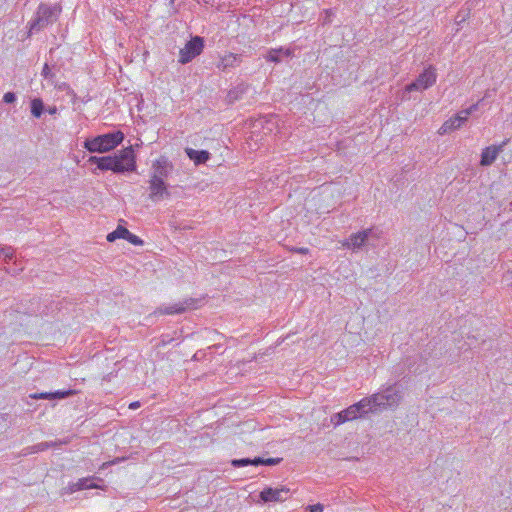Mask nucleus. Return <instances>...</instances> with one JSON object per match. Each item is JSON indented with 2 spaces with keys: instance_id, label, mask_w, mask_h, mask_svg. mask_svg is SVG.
<instances>
[{
  "instance_id": "20",
  "label": "nucleus",
  "mask_w": 512,
  "mask_h": 512,
  "mask_svg": "<svg viewBox=\"0 0 512 512\" xmlns=\"http://www.w3.org/2000/svg\"><path fill=\"white\" fill-rule=\"evenodd\" d=\"M129 230L123 226H118L113 232L107 235V241L114 242L116 239H126Z\"/></svg>"
},
{
  "instance_id": "2",
  "label": "nucleus",
  "mask_w": 512,
  "mask_h": 512,
  "mask_svg": "<svg viewBox=\"0 0 512 512\" xmlns=\"http://www.w3.org/2000/svg\"><path fill=\"white\" fill-rule=\"evenodd\" d=\"M403 394L397 384L389 385L379 392L365 397L371 413H379L387 409H395L399 406Z\"/></svg>"
},
{
  "instance_id": "3",
  "label": "nucleus",
  "mask_w": 512,
  "mask_h": 512,
  "mask_svg": "<svg viewBox=\"0 0 512 512\" xmlns=\"http://www.w3.org/2000/svg\"><path fill=\"white\" fill-rule=\"evenodd\" d=\"M61 10L57 4L40 3L32 19L28 22V37L54 24L58 20Z\"/></svg>"
},
{
  "instance_id": "27",
  "label": "nucleus",
  "mask_w": 512,
  "mask_h": 512,
  "mask_svg": "<svg viewBox=\"0 0 512 512\" xmlns=\"http://www.w3.org/2000/svg\"><path fill=\"white\" fill-rule=\"evenodd\" d=\"M1 258H4L6 261L11 260L14 256V250L10 246H5L0 248Z\"/></svg>"
},
{
  "instance_id": "9",
  "label": "nucleus",
  "mask_w": 512,
  "mask_h": 512,
  "mask_svg": "<svg viewBox=\"0 0 512 512\" xmlns=\"http://www.w3.org/2000/svg\"><path fill=\"white\" fill-rule=\"evenodd\" d=\"M204 48V39L200 36L192 37L185 46L180 49L179 62L187 64L200 55Z\"/></svg>"
},
{
  "instance_id": "26",
  "label": "nucleus",
  "mask_w": 512,
  "mask_h": 512,
  "mask_svg": "<svg viewBox=\"0 0 512 512\" xmlns=\"http://www.w3.org/2000/svg\"><path fill=\"white\" fill-rule=\"evenodd\" d=\"M41 75L48 80L51 84H54L55 74L51 72V69L47 63L44 64Z\"/></svg>"
},
{
  "instance_id": "36",
  "label": "nucleus",
  "mask_w": 512,
  "mask_h": 512,
  "mask_svg": "<svg viewBox=\"0 0 512 512\" xmlns=\"http://www.w3.org/2000/svg\"><path fill=\"white\" fill-rule=\"evenodd\" d=\"M99 161H100V157H97V156H91L89 159H88V162L91 163V164H96L97 167L99 166Z\"/></svg>"
},
{
  "instance_id": "29",
  "label": "nucleus",
  "mask_w": 512,
  "mask_h": 512,
  "mask_svg": "<svg viewBox=\"0 0 512 512\" xmlns=\"http://www.w3.org/2000/svg\"><path fill=\"white\" fill-rule=\"evenodd\" d=\"M93 487H95V485L90 483V480L86 479V478L80 479L79 482L77 483L78 490L88 489V488H93Z\"/></svg>"
},
{
  "instance_id": "32",
  "label": "nucleus",
  "mask_w": 512,
  "mask_h": 512,
  "mask_svg": "<svg viewBox=\"0 0 512 512\" xmlns=\"http://www.w3.org/2000/svg\"><path fill=\"white\" fill-rule=\"evenodd\" d=\"M3 101L5 103H14L16 101V95L13 92H7L3 96Z\"/></svg>"
},
{
  "instance_id": "11",
  "label": "nucleus",
  "mask_w": 512,
  "mask_h": 512,
  "mask_svg": "<svg viewBox=\"0 0 512 512\" xmlns=\"http://www.w3.org/2000/svg\"><path fill=\"white\" fill-rule=\"evenodd\" d=\"M436 71L435 69L430 66L427 69H425L414 82L410 83L406 86V91H422L425 89H428L429 87L433 86L436 82Z\"/></svg>"
},
{
  "instance_id": "12",
  "label": "nucleus",
  "mask_w": 512,
  "mask_h": 512,
  "mask_svg": "<svg viewBox=\"0 0 512 512\" xmlns=\"http://www.w3.org/2000/svg\"><path fill=\"white\" fill-rule=\"evenodd\" d=\"M172 169V163L166 157L161 156L152 163L150 179L165 181V179L171 173Z\"/></svg>"
},
{
  "instance_id": "24",
  "label": "nucleus",
  "mask_w": 512,
  "mask_h": 512,
  "mask_svg": "<svg viewBox=\"0 0 512 512\" xmlns=\"http://www.w3.org/2000/svg\"><path fill=\"white\" fill-rule=\"evenodd\" d=\"M254 461H255V458L254 459H250V458L233 459L231 461V464L233 467L239 468V467H245L248 465H254Z\"/></svg>"
},
{
  "instance_id": "4",
  "label": "nucleus",
  "mask_w": 512,
  "mask_h": 512,
  "mask_svg": "<svg viewBox=\"0 0 512 512\" xmlns=\"http://www.w3.org/2000/svg\"><path fill=\"white\" fill-rule=\"evenodd\" d=\"M124 139L121 131H114L84 141V148L90 153H106L116 148Z\"/></svg>"
},
{
  "instance_id": "28",
  "label": "nucleus",
  "mask_w": 512,
  "mask_h": 512,
  "mask_svg": "<svg viewBox=\"0 0 512 512\" xmlns=\"http://www.w3.org/2000/svg\"><path fill=\"white\" fill-rule=\"evenodd\" d=\"M73 394H74L73 390H67V391L58 390V391L52 392V399H64Z\"/></svg>"
},
{
  "instance_id": "13",
  "label": "nucleus",
  "mask_w": 512,
  "mask_h": 512,
  "mask_svg": "<svg viewBox=\"0 0 512 512\" xmlns=\"http://www.w3.org/2000/svg\"><path fill=\"white\" fill-rule=\"evenodd\" d=\"M149 199L153 202H159L170 197L167 184L163 180L149 179Z\"/></svg>"
},
{
  "instance_id": "8",
  "label": "nucleus",
  "mask_w": 512,
  "mask_h": 512,
  "mask_svg": "<svg viewBox=\"0 0 512 512\" xmlns=\"http://www.w3.org/2000/svg\"><path fill=\"white\" fill-rule=\"evenodd\" d=\"M202 299L199 298H186L183 301L168 306H160L156 309L155 314L159 315H173L181 314L189 309H196L200 306Z\"/></svg>"
},
{
  "instance_id": "6",
  "label": "nucleus",
  "mask_w": 512,
  "mask_h": 512,
  "mask_svg": "<svg viewBox=\"0 0 512 512\" xmlns=\"http://www.w3.org/2000/svg\"><path fill=\"white\" fill-rule=\"evenodd\" d=\"M378 238V232L374 228H367L362 231L351 234L347 239L342 242V247L349 249L353 252L362 250L365 246L369 245L371 238Z\"/></svg>"
},
{
  "instance_id": "22",
  "label": "nucleus",
  "mask_w": 512,
  "mask_h": 512,
  "mask_svg": "<svg viewBox=\"0 0 512 512\" xmlns=\"http://www.w3.org/2000/svg\"><path fill=\"white\" fill-rule=\"evenodd\" d=\"M281 458H262V457H255L254 466L258 465H267V466H273L277 465L281 462Z\"/></svg>"
},
{
  "instance_id": "31",
  "label": "nucleus",
  "mask_w": 512,
  "mask_h": 512,
  "mask_svg": "<svg viewBox=\"0 0 512 512\" xmlns=\"http://www.w3.org/2000/svg\"><path fill=\"white\" fill-rule=\"evenodd\" d=\"M30 398L52 400V392L34 393L30 395Z\"/></svg>"
},
{
  "instance_id": "30",
  "label": "nucleus",
  "mask_w": 512,
  "mask_h": 512,
  "mask_svg": "<svg viewBox=\"0 0 512 512\" xmlns=\"http://www.w3.org/2000/svg\"><path fill=\"white\" fill-rule=\"evenodd\" d=\"M128 242H130L133 245H142L143 241L136 235L132 234L130 231L127 234L126 239Z\"/></svg>"
},
{
  "instance_id": "1",
  "label": "nucleus",
  "mask_w": 512,
  "mask_h": 512,
  "mask_svg": "<svg viewBox=\"0 0 512 512\" xmlns=\"http://www.w3.org/2000/svg\"><path fill=\"white\" fill-rule=\"evenodd\" d=\"M403 394L397 384L389 385L379 392L365 397L371 413H379L387 409H395L399 406Z\"/></svg>"
},
{
  "instance_id": "14",
  "label": "nucleus",
  "mask_w": 512,
  "mask_h": 512,
  "mask_svg": "<svg viewBox=\"0 0 512 512\" xmlns=\"http://www.w3.org/2000/svg\"><path fill=\"white\" fill-rule=\"evenodd\" d=\"M507 143L508 140H504L500 145H491L484 148L481 152L480 165L484 167L492 165Z\"/></svg>"
},
{
  "instance_id": "5",
  "label": "nucleus",
  "mask_w": 512,
  "mask_h": 512,
  "mask_svg": "<svg viewBox=\"0 0 512 512\" xmlns=\"http://www.w3.org/2000/svg\"><path fill=\"white\" fill-rule=\"evenodd\" d=\"M368 406H369V404H367L366 399L364 397L359 402L349 406L348 408L342 410L339 413L334 414L331 417V422L335 426H338L347 421H352L359 417H363V416L367 415L368 413H371L370 412L371 408H369Z\"/></svg>"
},
{
  "instance_id": "35",
  "label": "nucleus",
  "mask_w": 512,
  "mask_h": 512,
  "mask_svg": "<svg viewBox=\"0 0 512 512\" xmlns=\"http://www.w3.org/2000/svg\"><path fill=\"white\" fill-rule=\"evenodd\" d=\"M293 251L296 253H299V254H307L309 252V249L306 247H299V248H294Z\"/></svg>"
},
{
  "instance_id": "7",
  "label": "nucleus",
  "mask_w": 512,
  "mask_h": 512,
  "mask_svg": "<svg viewBox=\"0 0 512 512\" xmlns=\"http://www.w3.org/2000/svg\"><path fill=\"white\" fill-rule=\"evenodd\" d=\"M136 169V161L133 148L127 147L113 155L112 171L114 173L131 172Z\"/></svg>"
},
{
  "instance_id": "16",
  "label": "nucleus",
  "mask_w": 512,
  "mask_h": 512,
  "mask_svg": "<svg viewBox=\"0 0 512 512\" xmlns=\"http://www.w3.org/2000/svg\"><path fill=\"white\" fill-rule=\"evenodd\" d=\"M241 63V55L228 53L221 57L217 64V68L222 71H226L231 68L239 66Z\"/></svg>"
},
{
  "instance_id": "37",
  "label": "nucleus",
  "mask_w": 512,
  "mask_h": 512,
  "mask_svg": "<svg viewBox=\"0 0 512 512\" xmlns=\"http://www.w3.org/2000/svg\"><path fill=\"white\" fill-rule=\"evenodd\" d=\"M140 407V403L138 401H135V402H132L130 405H129V408L130 409H136Z\"/></svg>"
},
{
  "instance_id": "10",
  "label": "nucleus",
  "mask_w": 512,
  "mask_h": 512,
  "mask_svg": "<svg viewBox=\"0 0 512 512\" xmlns=\"http://www.w3.org/2000/svg\"><path fill=\"white\" fill-rule=\"evenodd\" d=\"M478 105L479 103H475L470 107L461 110L454 117L445 121L442 124L439 133L446 134L450 131L459 129L468 120V117L478 109Z\"/></svg>"
},
{
  "instance_id": "38",
  "label": "nucleus",
  "mask_w": 512,
  "mask_h": 512,
  "mask_svg": "<svg viewBox=\"0 0 512 512\" xmlns=\"http://www.w3.org/2000/svg\"><path fill=\"white\" fill-rule=\"evenodd\" d=\"M48 112H49V114H51V115L56 114V112H57V108H56L55 106H53V107H49Z\"/></svg>"
},
{
  "instance_id": "21",
  "label": "nucleus",
  "mask_w": 512,
  "mask_h": 512,
  "mask_svg": "<svg viewBox=\"0 0 512 512\" xmlns=\"http://www.w3.org/2000/svg\"><path fill=\"white\" fill-rule=\"evenodd\" d=\"M44 104L39 98H35L31 101V113L34 117L40 118L43 114Z\"/></svg>"
},
{
  "instance_id": "34",
  "label": "nucleus",
  "mask_w": 512,
  "mask_h": 512,
  "mask_svg": "<svg viewBox=\"0 0 512 512\" xmlns=\"http://www.w3.org/2000/svg\"><path fill=\"white\" fill-rule=\"evenodd\" d=\"M238 91L237 90H231L229 93H228V98L229 100L232 102V101H235L238 99Z\"/></svg>"
},
{
  "instance_id": "18",
  "label": "nucleus",
  "mask_w": 512,
  "mask_h": 512,
  "mask_svg": "<svg viewBox=\"0 0 512 512\" xmlns=\"http://www.w3.org/2000/svg\"><path fill=\"white\" fill-rule=\"evenodd\" d=\"M64 442L62 441H59V442H53V441H49V442H41V443H37L35 445H32V446H29L27 448L24 449L25 451V455H29V454H34V453H38V452H42V451H45L51 447H54L56 445H60V444H63Z\"/></svg>"
},
{
  "instance_id": "17",
  "label": "nucleus",
  "mask_w": 512,
  "mask_h": 512,
  "mask_svg": "<svg viewBox=\"0 0 512 512\" xmlns=\"http://www.w3.org/2000/svg\"><path fill=\"white\" fill-rule=\"evenodd\" d=\"M186 154L196 165L203 164L210 158V153L206 150H194L192 148H187Z\"/></svg>"
},
{
  "instance_id": "33",
  "label": "nucleus",
  "mask_w": 512,
  "mask_h": 512,
  "mask_svg": "<svg viewBox=\"0 0 512 512\" xmlns=\"http://www.w3.org/2000/svg\"><path fill=\"white\" fill-rule=\"evenodd\" d=\"M307 509L309 510V512H322L324 509V506L320 503H317L314 505H309L307 507Z\"/></svg>"
},
{
  "instance_id": "19",
  "label": "nucleus",
  "mask_w": 512,
  "mask_h": 512,
  "mask_svg": "<svg viewBox=\"0 0 512 512\" xmlns=\"http://www.w3.org/2000/svg\"><path fill=\"white\" fill-rule=\"evenodd\" d=\"M291 54L289 49L284 50L283 48L280 49H273L268 52V55L266 56L267 61L279 63L282 59V57H289Z\"/></svg>"
},
{
  "instance_id": "23",
  "label": "nucleus",
  "mask_w": 512,
  "mask_h": 512,
  "mask_svg": "<svg viewBox=\"0 0 512 512\" xmlns=\"http://www.w3.org/2000/svg\"><path fill=\"white\" fill-rule=\"evenodd\" d=\"M113 156L100 157L98 169L112 171Z\"/></svg>"
},
{
  "instance_id": "25",
  "label": "nucleus",
  "mask_w": 512,
  "mask_h": 512,
  "mask_svg": "<svg viewBox=\"0 0 512 512\" xmlns=\"http://www.w3.org/2000/svg\"><path fill=\"white\" fill-rule=\"evenodd\" d=\"M469 15H470L469 8L461 9L455 17L456 24L460 25V24L464 23L466 21V19L469 17Z\"/></svg>"
},
{
  "instance_id": "15",
  "label": "nucleus",
  "mask_w": 512,
  "mask_h": 512,
  "mask_svg": "<svg viewBox=\"0 0 512 512\" xmlns=\"http://www.w3.org/2000/svg\"><path fill=\"white\" fill-rule=\"evenodd\" d=\"M287 488H265L260 492V499L264 502H282L287 499Z\"/></svg>"
}]
</instances>
